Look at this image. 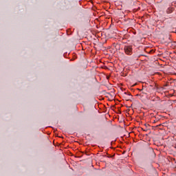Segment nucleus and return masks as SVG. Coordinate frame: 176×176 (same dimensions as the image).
Listing matches in <instances>:
<instances>
[{
  "instance_id": "f257e3e1",
  "label": "nucleus",
  "mask_w": 176,
  "mask_h": 176,
  "mask_svg": "<svg viewBox=\"0 0 176 176\" xmlns=\"http://www.w3.org/2000/svg\"><path fill=\"white\" fill-rule=\"evenodd\" d=\"M124 50L128 56H131V54H133V47L131 45H125Z\"/></svg>"
},
{
  "instance_id": "f03ea898",
  "label": "nucleus",
  "mask_w": 176,
  "mask_h": 176,
  "mask_svg": "<svg viewBox=\"0 0 176 176\" xmlns=\"http://www.w3.org/2000/svg\"><path fill=\"white\" fill-rule=\"evenodd\" d=\"M173 12H174V8L169 7V8L166 10V13H167V14H170L173 13Z\"/></svg>"
},
{
  "instance_id": "7ed1b4c3",
  "label": "nucleus",
  "mask_w": 176,
  "mask_h": 176,
  "mask_svg": "<svg viewBox=\"0 0 176 176\" xmlns=\"http://www.w3.org/2000/svg\"><path fill=\"white\" fill-rule=\"evenodd\" d=\"M149 151H150V152H151V153H154V152H153V148H149Z\"/></svg>"
},
{
  "instance_id": "20e7f679",
  "label": "nucleus",
  "mask_w": 176,
  "mask_h": 176,
  "mask_svg": "<svg viewBox=\"0 0 176 176\" xmlns=\"http://www.w3.org/2000/svg\"><path fill=\"white\" fill-rule=\"evenodd\" d=\"M128 94H129V93H127V92H124V96H128Z\"/></svg>"
},
{
  "instance_id": "39448f33",
  "label": "nucleus",
  "mask_w": 176,
  "mask_h": 176,
  "mask_svg": "<svg viewBox=\"0 0 176 176\" xmlns=\"http://www.w3.org/2000/svg\"><path fill=\"white\" fill-rule=\"evenodd\" d=\"M128 96H131V93H128Z\"/></svg>"
},
{
  "instance_id": "423d86ee",
  "label": "nucleus",
  "mask_w": 176,
  "mask_h": 176,
  "mask_svg": "<svg viewBox=\"0 0 176 176\" xmlns=\"http://www.w3.org/2000/svg\"><path fill=\"white\" fill-rule=\"evenodd\" d=\"M136 96H140V94H137Z\"/></svg>"
},
{
  "instance_id": "0eeeda50",
  "label": "nucleus",
  "mask_w": 176,
  "mask_h": 176,
  "mask_svg": "<svg viewBox=\"0 0 176 176\" xmlns=\"http://www.w3.org/2000/svg\"><path fill=\"white\" fill-rule=\"evenodd\" d=\"M140 91H141V89H138Z\"/></svg>"
}]
</instances>
